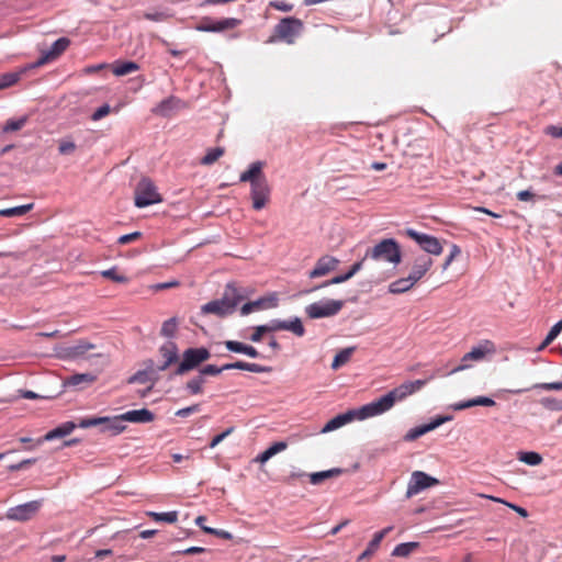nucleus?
Here are the masks:
<instances>
[{
  "mask_svg": "<svg viewBox=\"0 0 562 562\" xmlns=\"http://www.w3.org/2000/svg\"><path fill=\"white\" fill-rule=\"evenodd\" d=\"M434 375L426 380L407 381L397 387L391 390L382 397L361 406L356 411L357 419L363 420L370 417L379 416L390 411L396 402L405 400L407 396L419 391Z\"/></svg>",
  "mask_w": 562,
  "mask_h": 562,
  "instance_id": "1",
  "label": "nucleus"
},
{
  "mask_svg": "<svg viewBox=\"0 0 562 562\" xmlns=\"http://www.w3.org/2000/svg\"><path fill=\"white\" fill-rule=\"evenodd\" d=\"M263 162H252L248 170L240 175L241 182H249L251 190L250 196L252 200V207L256 211L263 209L270 199V187L262 173Z\"/></svg>",
  "mask_w": 562,
  "mask_h": 562,
  "instance_id": "2",
  "label": "nucleus"
},
{
  "mask_svg": "<svg viewBox=\"0 0 562 562\" xmlns=\"http://www.w3.org/2000/svg\"><path fill=\"white\" fill-rule=\"evenodd\" d=\"M243 299L244 296L239 294L238 290L228 284L222 299L204 304L201 311L203 314H214L224 317L233 314Z\"/></svg>",
  "mask_w": 562,
  "mask_h": 562,
  "instance_id": "3",
  "label": "nucleus"
},
{
  "mask_svg": "<svg viewBox=\"0 0 562 562\" xmlns=\"http://www.w3.org/2000/svg\"><path fill=\"white\" fill-rule=\"evenodd\" d=\"M497 352L494 341L483 339L471 350L463 355L458 367L451 370V373L460 372L472 367V362H481L491 359Z\"/></svg>",
  "mask_w": 562,
  "mask_h": 562,
  "instance_id": "4",
  "label": "nucleus"
},
{
  "mask_svg": "<svg viewBox=\"0 0 562 562\" xmlns=\"http://www.w3.org/2000/svg\"><path fill=\"white\" fill-rule=\"evenodd\" d=\"M384 260L394 265L401 262V249L396 240L389 238L383 239L374 247L366 251L364 259Z\"/></svg>",
  "mask_w": 562,
  "mask_h": 562,
  "instance_id": "5",
  "label": "nucleus"
},
{
  "mask_svg": "<svg viewBox=\"0 0 562 562\" xmlns=\"http://www.w3.org/2000/svg\"><path fill=\"white\" fill-rule=\"evenodd\" d=\"M303 27V22L300 19L293 16L283 18L274 26L273 35L270 41H281L286 44H293L296 37L302 33Z\"/></svg>",
  "mask_w": 562,
  "mask_h": 562,
  "instance_id": "6",
  "label": "nucleus"
},
{
  "mask_svg": "<svg viewBox=\"0 0 562 562\" xmlns=\"http://www.w3.org/2000/svg\"><path fill=\"white\" fill-rule=\"evenodd\" d=\"M162 199L157 191L154 182L148 178H143L135 189V205L145 207L161 202Z\"/></svg>",
  "mask_w": 562,
  "mask_h": 562,
  "instance_id": "7",
  "label": "nucleus"
},
{
  "mask_svg": "<svg viewBox=\"0 0 562 562\" xmlns=\"http://www.w3.org/2000/svg\"><path fill=\"white\" fill-rule=\"evenodd\" d=\"M344 307V301L326 300L312 303L305 307L306 315L312 318L330 317L338 314Z\"/></svg>",
  "mask_w": 562,
  "mask_h": 562,
  "instance_id": "8",
  "label": "nucleus"
},
{
  "mask_svg": "<svg viewBox=\"0 0 562 562\" xmlns=\"http://www.w3.org/2000/svg\"><path fill=\"white\" fill-rule=\"evenodd\" d=\"M211 357L210 351L204 348H189L183 352L182 361L176 369V374L182 375L186 372L196 368L200 363Z\"/></svg>",
  "mask_w": 562,
  "mask_h": 562,
  "instance_id": "9",
  "label": "nucleus"
},
{
  "mask_svg": "<svg viewBox=\"0 0 562 562\" xmlns=\"http://www.w3.org/2000/svg\"><path fill=\"white\" fill-rule=\"evenodd\" d=\"M405 234L407 237L415 240L424 251L435 256H438L442 252V245L437 237L424 233H418L412 228H407Z\"/></svg>",
  "mask_w": 562,
  "mask_h": 562,
  "instance_id": "10",
  "label": "nucleus"
},
{
  "mask_svg": "<svg viewBox=\"0 0 562 562\" xmlns=\"http://www.w3.org/2000/svg\"><path fill=\"white\" fill-rule=\"evenodd\" d=\"M438 483L439 481L437 479L428 475L427 473L415 471L412 473V477L406 491V497L411 498L423 490L435 486Z\"/></svg>",
  "mask_w": 562,
  "mask_h": 562,
  "instance_id": "11",
  "label": "nucleus"
},
{
  "mask_svg": "<svg viewBox=\"0 0 562 562\" xmlns=\"http://www.w3.org/2000/svg\"><path fill=\"white\" fill-rule=\"evenodd\" d=\"M41 506V501H32L22 505H18L8 510L7 517L11 520L26 521L37 514Z\"/></svg>",
  "mask_w": 562,
  "mask_h": 562,
  "instance_id": "12",
  "label": "nucleus"
},
{
  "mask_svg": "<svg viewBox=\"0 0 562 562\" xmlns=\"http://www.w3.org/2000/svg\"><path fill=\"white\" fill-rule=\"evenodd\" d=\"M340 261L338 258L329 255L322 256L317 259L314 268L308 272L310 279H317L328 276L330 272L337 270Z\"/></svg>",
  "mask_w": 562,
  "mask_h": 562,
  "instance_id": "13",
  "label": "nucleus"
},
{
  "mask_svg": "<svg viewBox=\"0 0 562 562\" xmlns=\"http://www.w3.org/2000/svg\"><path fill=\"white\" fill-rule=\"evenodd\" d=\"M69 44L70 41L67 37L58 38L47 52L42 54V56L31 66V68L40 67L55 60L68 48Z\"/></svg>",
  "mask_w": 562,
  "mask_h": 562,
  "instance_id": "14",
  "label": "nucleus"
},
{
  "mask_svg": "<svg viewBox=\"0 0 562 562\" xmlns=\"http://www.w3.org/2000/svg\"><path fill=\"white\" fill-rule=\"evenodd\" d=\"M182 105V101L177 97H168L167 99L159 102L151 112L156 115L168 117L171 116Z\"/></svg>",
  "mask_w": 562,
  "mask_h": 562,
  "instance_id": "15",
  "label": "nucleus"
},
{
  "mask_svg": "<svg viewBox=\"0 0 562 562\" xmlns=\"http://www.w3.org/2000/svg\"><path fill=\"white\" fill-rule=\"evenodd\" d=\"M434 261L429 256L422 255L417 257L409 272V277L414 278L417 283L431 268Z\"/></svg>",
  "mask_w": 562,
  "mask_h": 562,
  "instance_id": "16",
  "label": "nucleus"
},
{
  "mask_svg": "<svg viewBox=\"0 0 562 562\" xmlns=\"http://www.w3.org/2000/svg\"><path fill=\"white\" fill-rule=\"evenodd\" d=\"M353 419H357L356 411H348L345 414H340L331 418L329 422L325 424V426L322 428V432H330L333 430H336L346 424L352 422Z\"/></svg>",
  "mask_w": 562,
  "mask_h": 562,
  "instance_id": "17",
  "label": "nucleus"
},
{
  "mask_svg": "<svg viewBox=\"0 0 562 562\" xmlns=\"http://www.w3.org/2000/svg\"><path fill=\"white\" fill-rule=\"evenodd\" d=\"M274 306H277V299L274 296L260 297L257 301L244 304L240 308V314L245 316L252 313L254 311H259Z\"/></svg>",
  "mask_w": 562,
  "mask_h": 562,
  "instance_id": "18",
  "label": "nucleus"
},
{
  "mask_svg": "<svg viewBox=\"0 0 562 562\" xmlns=\"http://www.w3.org/2000/svg\"><path fill=\"white\" fill-rule=\"evenodd\" d=\"M393 530L392 526L385 527L384 529L374 533L373 538L369 542L367 549L360 554L359 560L369 559L379 549L382 540L386 535Z\"/></svg>",
  "mask_w": 562,
  "mask_h": 562,
  "instance_id": "19",
  "label": "nucleus"
},
{
  "mask_svg": "<svg viewBox=\"0 0 562 562\" xmlns=\"http://www.w3.org/2000/svg\"><path fill=\"white\" fill-rule=\"evenodd\" d=\"M159 352L165 359V362L158 368L160 371H165L170 364L178 360V348L172 341L164 344L159 348Z\"/></svg>",
  "mask_w": 562,
  "mask_h": 562,
  "instance_id": "20",
  "label": "nucleus"
},
{
  "mask_svg": "<svg viewBox=\"0 0 562 562\" xmlns=\"http://www.w3.org/2000/svg\"><path fill=\"white\" fill-rule=\"evenodd\" d=\"M154 418V414L147 408L128 411L120 416V419L131 423H150Z\"/></svg>",
  "mask_w": 562,
  "mask_h": 562,
  "instance_id": "21",
  "label": "nucleus"
},
{
  "mask_svg": "<svg viewBox=\"0 0 562 562\" xmlns=\"http://www.w3.org/2000/svg\"><path fill=\"white\" fill-rule=\"evenodd\" d=\"M97 376L92 373H76L64 380V386L78 387L80 385H90L94 383Z\"/></svg>",
  "mask_w": 562,
  "mask_h": 562,
  "instance_id": "22",
  "label": "nucleus"
},
{
  "mask_svg": "<svg viewBox=\"0 0 562 562\" xmlns=\"http://www.w3.org/2000/svg\"><path fill=\"white\" fill-rule=\"evenodd\" d=\"M75 428H76V425L72 422L64 423L63 425L48 431L42 439H40L37 441V443L40 445L44 441H50L56 438H63V437L69 435Z\"/></svg>",
  "mask_w": 562,
  "mask_h": 562,
  "instance_id": "23",
  "label": "nucleus"
},
{
  "mask_svg": "<svg viewBox=\"0 0 562 562\" xmlns=\"http://www.w3.org/2000/svg\"><path fill=\"white\" fill-rule=\"evenodd\" d=\"M496 403L493 398L486 396H477L464 402H460L453 405L454 411H463L473 406H495Z\"/></svg>",
  "mask_w": 562,
  "mask_h": 562,
  "instance_id": "24",
  "label": "nucleus"
},
{
  "mask_svg": "<svg viewBox=\"0 0 562 562\" xmlns=\"http://www.w3.org/2000/svg\"><path fill=\"white\" fill-rule=\"evenodd\" d=\"M223 369H225V371L232 370V369H238V370H245V371L255 372V373H263V372L271 371V368H269V367H263L258 363H249V362H245V361H236L234 363H226L223 366Z\"/></svg>",
  "mask_w": 562,
  "mask_h": 562,
  "instance_id": "25",
  "label": "nucleus"
},
{
  "mask_svg": "<svg viewBox=\"0 0 562 562\" xmlns=\"http://www.w3.org/2000/svg\"><path fill=\"white\" fill-rule=\"evenodd\" d=\"M416 284L414 278L407 276L406 278H401L396 281H393L389 285V291L392 294H402L411 290Z\"/></svg>",
  "mask_w": 562,
  "mask_h": 562,
  "instance_id": "26",
  "label": "nucleus"
},
{
  "mask_svg": "<svg viewBox=\"0 0 562 562\" xmlns=\"http://www.w3.org/2000/svg\"><path fill=\"white\" fill-rule=\"evenodd\" d=\"M288 447V443L284 442V441H278V442H274L273 445H271L268 449H266L263 452H261L260 454H258L255 459L256 462L258 463H266L269 459H271L273 456H276L277 453L285 450Z\"/></svg>",
  "mask_w": 562,
  "mask_h": 562,
  "instance_id": "27",
  "label": "nucleus"
},
{
  "mask_svg": "<svg viewBox=\"0 0 562 562\" xmlns=\"http://www.w3.org/2000/svg\"><path fill=\"white\" fill-rule=\"evenodd\" d=\"M241 24V21L236 18H225L220 21H214L213 33H221L228 30H234Z\"/></svg>",
  "mask_w": 562,
  "mask_h": 562,
  "instance_id": "28",
  "label": "nucleus"
},
{
  "mask_svg": "<svg viewBox=\"0 0 562 562\" xmlns=\"http://www.w3.org/2000/svg\"><path fill=\"white\" fill-rule=\"evenodd\" d=\"M33 209H34V203H29V204H24V205L14 206V207L1 209L0 216L1 217L23 216L27 212L32 211Z\"/></svg>",
  "mask_w": 562,
  "mask_h": 562,
  "instance_id": "29",
  "label": "nucleus"
},
{
  "mask_svg": "<svg viewBox=\"0 0 562 562\" xmlns=\"http://www.w3.org/2000/svg\"><path fill=\"white\" fill-rule=\"evenodd\" d=\"M342 473L341 469H330L327 471L315 472L310 475V482L314 485L321 484L326 479L338 476Z\"/></svg>",
  "mask_w": 562,
  "mask_h": 562,
  "instance_id": "30",
  "label": "nucleus"
},
{
  "mask_svg": "<svg viewBox=\"0 0 562 562\" xmlns=\"http://www.w3.org/2000/svg\"><path fill=\"white\" fill-rule=\"evenodd\" d=\"M138 69L139 66L135 61H123L115 63L112 71L115 76L121 77L137 71Z\"/></svg>",
  "mask_w": 562,
  "mask_h": 562,
  "instance_id": "31",
  "label": "nucleus"
},
{
  "mask_svg": "<svg viewBox=\"0 0 562 562\" xmlns=\"http://www.w3.org/2000/svg\"><path fill=\"white\" fill-rule=\"evenodd\" d=\"M353 351H355V348H353V347H349V348H345V349L340 350V351L335 356V358H334V360H333L331 369H333V370H337V369H339L340 367H342L344 364H346V363L350 360V358H351V356H352Z\"/></svg>",
  "mask_w": 562,
  "mask_h": 562,
  "instance_id": "32",
  "label": "nucleus"
},
{
  "mask_svg": "<svg viewBox=\"0 0 562 562\" xmlns=\"http://www.w3.org/2000/svg\"><path fill=\"white\" fill-rule=\"evenodd\" d=\"M561 330H562V319L559 321L555 325H553L551 327L548 335L546 336L543 341L537 347L536 350L538 352L544 350L558 337V335L561 333Z\"/></svg>",
  "mask_w": 562,
  "mask_h": 562,
  "instance_id": "33",
  "label": "nucleus"
},
{
  "mask_svg": "<svg viewBox=\"0 0 562 562\" xmlns=\"http://www.w3.org/2000/svg\"><path fill=\"white\" fill-rule=\"evenodd\" d=\"M283 330H289L299 337H302L305 333L304 326L299 317L291 321H284Z\"/></svg>",
  "mask_w": 562,
  "mask_h": 562,
  "instance_id": "34",
  "label": "nucleus"
},
{
  "mask_svg": "<svg viewBox=\"0 0 562 562\" xmlns=\"http://www.w3.org/2000/svg\"><path fill=\"white\" fill-rule=\"evenodd\" d=\"M24 72V70L19 72H7L0 76V90L9 88L13 85H15L20 78L21 75Z\"/></svg>",
  "mask_w": 562,
  "mask_h": 562,
  "instance_id": "35",
  "label": "nucleus"
},
{
  "mask_svg": "<svg viewBox=\"0 0 562 562\" xmlns=\"http://www.w3.org/2000/svg\"><path fill=\"white\" fill-rule=\"evenodd\" d=\"M417 547H418L417 542L400 543L394 548L392 555L403 557V558L408 557Z\"/></svg>",
  "mask_w": 562,
  "mask_h": 562,
  "instance_id": "36",
  "label": "nucleus"
},
{
  "mask_svg": "<svg viewBox=\"0 0 562 562\" xmlns=\"http://www.w3.org/2000/svg\"><path fill=\"white\" fill-rule=\"evenodd\" d=\"M147 515L149 517H151L155 521H165L168 524H175L178 520L177 512H168V513L148 512Z\"/></svg>",
  "mask_w": 562,
  "mask_h": 562,
  "instance_id": "37",
  "label": "nucleus"
},
{
  "mask_svg": "<svg viewBox=\"0 0 562 562\" xmlns=\"http://www.w3.org/2000/svg\"><path fill=\"white\" fill-rule=\"evenodd\" d=\"M224 148L222 147H215L207 150L206 155L201 159L202 165H212L214 164L220 157L224 155Z\"/></svg>",
  "mask_w": 562,
  "mask_h": 562,
  "instance_id": "38",
  "label": "nucleus"
},
{
  "mask_svg": "<svg viewBox=\"0 0 562 562\" xmlns=\"http://www.w3.org/2000/svg\"><path fill=\"white\" fill-rule=\"evenodd\" d=\"M121 104L111 109V106L109 104H103L102 106L98 108L91 115V120L92 121H100L101 119L105 117L106 115H109L111 112H115L117 113L121 109Z\"/></svg>",
  "mask_w": 562,
  "mask_h": 562,
  "instance_id": "39",
  "label": "nucleus"
},
{
  "mask_svg": "<svg viewBox=\"0 0 562 562\" xmlns=\"http://www.w3.org/2000/svg\"><path fill=\"white\" fill-rule=\"evenodd\" d=\"M518 459L529 465H538L542 462V457L533 451L520 452Z\"/></svg>",
  "mask_w": 562,
  "mask_h": 562,
  "instance_id": "40",
  "label": "nucleus"
},
{
  "mask_svg": "<svg viewBox=\"0 0 562 562\" xmlns=\"http://www.w3.org/2000/svg\"><path fill=\"white\" fill-rule=\"evenodd\" d=\"M349 279H351L348 273L346 272L345 274H339V276H336L334 277L333 279L330 280H327L325 281L324 283L319 284V285H316L314 286L313 289L311 290H307L305 291V293H311L313 291H316L318 289H322V288H325V286H328V285H331V284H339V283H344L346 281H348Z\"/></svg>",
  "mask_w": 562,
  "mask_h": 562,
  "instance_id": "41",
  "label": "nucleus"
},
{
  "mask_svg": "<svg viewBox=\"0 0 562 562\" xmlns=\"http://www.w3.org/2000/svg\"><path fill=\"white\" fill-rule=\"evenodd\" d=\"M349 279H351L348 273L346 272L345 274H339V276H336L334 277L333 279L330 280H327L325 281L324 283L319 284V285H316L314 286L313 289L311 290H307L305 291V293H311L313 291H316L318 289H322V288H325V286H328V285H331V284H339V283H344L346 281H348Z\"/></svg>",
  "mask_w": 562,
  "mask_h": 562,
  "instance_id": "42",
  "label": "nucleus"
},
{
  "mask_svg": "<svg viewBox=\"0 0 562 562\" xmlns=\"http://www.w3.org/2000/svg\"><path fill=\"white\" fill-rule=\"evenodd\" d=\"M101 276L105 279H110L117 283H126L128 281V279L124 274L117 272L116 268L103 270L101 271Z\"/></svg>",
  "mask_w": 562,
  "mask_h": 562,
  "instance_id": "43",
  "label": "nucleus"
},
{
  "mask_svg": "<svg viewBox=\"0 0 562 562\" xmlns=\"http://www.w3.org/2000/svg\"><path fill=\"white\" fill-rule=\"evenodd\" d=\"M204 382L205 380L202 376L194 378L187 382V389L191 394H200L203 391Z\"/></svg>",
  "mask_w": 562,
  "mask_h": 562,
  "instance_id": "44",
  "label": "nucleus"
},
{
  "mask_svg": "<svg viewBox=\"0 0 562 562\" xmlns=\"http://www.w3.org/2000/svg\"><path fill=\"white\" fill-rule=\"evenodd\" d=\"M540 404L550 411H562V400L554 397H543L540 400Z\"/></svg>",
  "mask_w": 562,
  "mask_h": 562,
  "instance_id": "45",
  "label": "nucleus"
},
{
  "mask_svg": "<svg viewBox=\"0 0 562 562\" xmlns=\"http://www.w3.org/2000/svg\"><path fill=\"white\" fill-rule=\"evenodd\" d=\"M177 330V321L176 318H170L164 322L160 334L165 337H172Z\"/></svg>",
  "mask_w": 562,
  "mask_h": 562,
  "instance_id": "46",
  "label": "nucleus"
},
{
  "mask_svg": "<svg viewBox=\"0 0 562 562\" xmlns=\"http://www.w3.org/2000/svg\"><path fill=\"white\" fill-rule=\"evenodd\" d=\"M429 432L428 428L426 427V425H422V426H418V427H415V428H412L405 436H404V439L406 441H414L416 440L417 438H419L420 436L425 435Z\"/></svg>",
  "mask_w": 562,
  "mask_h": 562,
  "instance_id": "47",
  "label": "nucleus"
},
{
  "mask_svg": "<svg viewBox=\"0 0 562 562\" xmlns=\"http://www.w3.org/2000/svg\"><path fill=\"white\" fill-rule=\"evenodd\" d=\"M110 418L108 417H93V418H83L79 423V427L81 428H89L93 426H98L104 423H108Z\"/></svg>",
  "mask_w": 562,
  "mask_h": 562,
  "instance_id": "48",
  "label": "nucleus"
},
{
  "mask_svg": "<svg viewBox=\"0 0 562 562\" xmlns=\"http://www.w3.org/2000/svg\"><path fill=\"white\" fill-rule=\"evenodd\" d=\"M92 348H93V345L82 341V342H79L77 346L69 348V355L74 356V357L82 356L83 353H86L88 350H90Z\"/></svg>",
  "mask_w": 562,
  "mask_h": 562,
  "instance_id": "49",
  "label": "nucleus"
},
{
  "mask_svg": "<svg viewBox=\"0 0 562 562\" xmlns=\"http://www.w3.org/2000/svg\"><path fill=\"white\" fill-rule=\"evenodd\" d=\"M77 146L74 142L61 139L59 140L58 151L60 155H70L76 150Z\"/></svg>",
  "mask_w": 562,
  "mask_h": 562,
  "instance_id": "50",
  "label": "nucleus"
},
{
  "mask_svg": "<svg viewBox=\"0 0 562 562\" xmlns=\"http://www.w3.org/2000/svg\"><path fill=\"white\" fill-rule=\"evenodd\" d=\"M26 123V119H20V120H9L4 127L3 132H14L21 130Z\"/></svg>",
  "mask_w": 562,
  "mask_h": 562,
  "instance_id": "51",
  "label": "nucleus"
},
{
  "mask_svg": "<svg viewBox=\"0 0 562 562\" xmlns=\"http://www.w3.org/2000/svg\"><path fill=\"white\" fill-rule=\"evenodd\" d=\"M482 497H486V498H490L494 502H498V503H503L505 505H507L508 507H510L512 509H514L518 515H520L521 517H527L528 516V512L522 508V507H519L517 505H514V504H509L501 498H497V497H494V496H487V495H481Z\"/></svg>",
  "mask_w": 562,
  "mask_h": 562,
  "instance_id": "52",
  "label": "nucleus"
},
{
  "mask_svg": "<svg viewBox=\"0 0 562 562\" xmlns=\"http://www.w3.org/2000/svg\"><path fill=\"white\" fill-rule=\"evenodd\" d=\"M213 24L214 21L209 18L204 16L201 19V21L195 25V30L199 32H212L213 33Z\"/></svg>",
  "mask_w": 562,
  "mask_h": 562,
  "instance_id": "53",
  "label": "nucleus"
},
{
  "mask_svg": "<svg viewBox=\"0 0 562 562\" xmlns=\"http://www.w3.org/2000/svg\"><path fill=\"white\" fill-rule=\"evenodd\" d=\"M202 530L205 532V533H210V535H214L221 539H225V540H231L233 538L232 533L226 531V530H223V529H214V528H211V527H202Z\"/></svg>",
  "mask_w": 562,
  "mask_h": 562,
  "instance_id": "54",
  "label": "nucleus"
},
{
  "mask_svg": "<svg viewBox=\"0 0 562 562\" xmlns=\"http://www.w3.org/2000/svg\"><path fill=\"white\" fill-rule=\"evenodd\" d=\"M225 347L232 351V352H237V353H245V350H246V346L245 344L243 342H239V341H235V340H226L224 342Z\"/></svg>",
  "mask_w": 562,
  "mask_h": 562,
  "instance_id": "55",
  "label": "nucleus"
},
{
  "mask_svg": "<svg viewBox=\"0 0 562 562\" xmlns=\"http://www.w3.org/2000/svg\"><path fill=\"white\" fill-rule=\"evenodd\" d=\"M140 237H142L140 232H133L131 234L122 235L121 237H119L117 243L120 245H126V244L138 240Z\"/></svg>",
  "mask_w": 562,
  "mask_h": 562,
  "instance_id": "56",
  "label": "nucleus"
},
{
  "mask_svg": "<svg viewBox=\"0 0 562 562\" xmlns=\"http://www.w3.org/2000/svg\"><path fill=\"white\" fill-rule=\"evenodd\" d=\"M532 387L546 391H562V382L537 383Z\"/></svg>",
  "mask_w": 562,
  "mask_h": 562,
  "instance_id": "57",
  "label": "nucleus"
},
{
  "mask_svg": "<svg viewBox=\"0 0 562 562\" xmlns=\"http://www.w3.org/2000/svg\"><path fill=\"white\" fill-rule=\"evenodd\" d=\"M198 412H200V405L199 404H193L191 406L178 409L176 412V416L187 417V416H189L191 414H194V413H198Z\"/></svg>",
  "mask_w": 562,
  "mask_h": 562,
  "instance_id": "58",
  "label": "nucleus"
},
{
  "mask_svg": "<svg viewBox=\"0 0 562 562\" xmlns=\"http://www.w3.org/2000/svg\"><path fill=\"white\" fill-rule=\"evenodd\" d=\"M460 252H461V249L459 248V246H457V245L451 246L450 254L446 258L443 266H442L445 270L451 265V262L454 260V258L460 255Z\"/></svg>",
  "mask_w": 562,
  "mask_h": 562,
  "instance_id": "59",
  "label": "nucleus"
},
{
  "mask_svg": "<svg viewBox=\"0 0 562 562\" xmlns=\"http://www.w3.org/2000/svg\"><path fill=\"white\" fill-rule=\"evenodd\" d=\"M223 371H225V369H223V366L216 367L215 364H207L201 370V373L204 375H217Z\"/></svg>",
  "mask_w": 562,
  "mask_h": 562,
  "instance_id": "60",
  "label": "nucleus"
},
{
  "mask_svg": "<svg viewBox=\"0 0 562 562\" xmlns=\"http://www.w3.org/2000/svg\"><path fill=\"white\" fill-rule=\"evenodd\" d=\"M266 333L268 331L265 325L257 326L255 327V330L250 336V340L254 342H259L262 339L263 334Z\"/></svg>",
  "mask_w": 562,
  "mask_h": 562,
  "instance_id": "61",
  "label": "nucleus"
},
{
  "mask_svg": "<svg viewBox=\"0 0 562 562\" xmlns=\"http://www.w3.org/2000/svg\"><path fill=\"white\" fill-rule=\"evenodd\" d=\"M149 381L147 371H138L131 379V383H147Z\"/></svg>",
  "mask_w": 562,
  "mask_h": 562,
  "instance_id": "62",
  "label": "nucleus"
},
{
  "mask_svg": "<svg viewBox=\"0 0 562 562\" xmlns=\"http://www.w3.org/2000/svg\"><path fill=\"white\" fill-rule=\"evenodd\" d=\"M234 431V428L231 427L228 429H226L225 431H223L222 434L215 436L211 442H210V447L211 448H214L216 447L220 442H222L228 435H231L232 432Z\"/></svg>",
  "mask_w": 562,
  "mask_h": 562,
  "instance_id": "63",
  "label": "nucleus"
},
{
  "mask_svg": "<svg viewBox=\"0 0 562 562\" xmlns=\"http://www.w3.org/2000/svg\"><path fill=\"white\" fill-rule=\"evenodd\" d=\"M546 134L554 138H562V126L549 125L546 128Z\"/></svg>",
  "mask_w": 562,
  "mask_h": 562,
  "instance_id": "64",
  "label": "nucleus"
}]
</instances>
